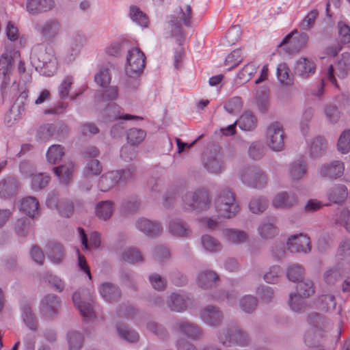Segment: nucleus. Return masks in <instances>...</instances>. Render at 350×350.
Instances as JSON below:
<instances>
[{
  "instance_id": "f257e3e1",
  "label": "nucleus",
  "mask_w": 350,
  "mask_h": 350,
  "mask_svg": "<svg viewBox=\"0 0 350 350\" xmlns=\"http://www.w3.org/2000/svg\"><path fill=\"white\" fill-rule=\"evenodd\" d=\"M193 11L189 4L180 3L174 10V14L167 17V27L176 42L181 45L184 40V31L182 25L191 27L193 23Z\"/></svg>"
},
{
  "instance_id": "f03ea898",
  "label": "nucleus",
  "mask_w": 350,
  "mask_h": 350,
  "mask_svg": "<svg viewBox=\"0 0 350 350\" xmlns=\"http://www.w3.org/2000/svg\"><path fill=\"white\" fill-rule=\"evenodd\" d=\"M31 62L36 70L42 75L53 76L57 70V62L51 47L42 44L35 46L31 53Z\"/></svg>"
},
{
  "instance_id": "7ed1b4c3",
  "label": "nucleus",
  "mask_w": 350,
  "mask_h": 350,
  "mask_svg": "<svg viewBox=\"0 0 350 350\" xmlns=\"http://www.w3.org/2000/svg\"><path fill=\"white\" fill-rule=\"evenodd\" d=\"M146 66V56L142 51L137 47H132L127 49L126 64L125 72L129 79L126 82V85L130 88H137L139 85V77Z\"/></svg>"
},
{
  "instance_id": "20e7f679",
  "label": "nucleus",
  "mask_w": 350,
  "mask_h": 350,
  "mask_svg": "<svg viewBox=\"0 0 350 350\" xmlns=\"http://www.w3.org/2000/svg\"><path fill=\"white\" fill-rule=\"evenodd\" d=\"M217 336L219 342L226 347H246L251 343V338L248 333L236 325H230L219 330Z\"/></svg>"
},
{
  "instance_id": "39448f33",
  "label": "nucleus",
  "mask_w": 350,
  "mask_h": 350,
  "mask_svg": "<svg viewBox=\"0 0 350 350\" xmlns=\"http://www.w3.org/2000/svg\"><path fill=\"white\" fill-rule=\"evenodd\" d=\"M217 212L223 217H234L240 211L238 202L234 192L229 189H222L215 200Z\"/></svg>"
},
{
  "instance_id": "423d86ee",
  "label": "nucleus",
  "mask_w": 350,
  "mask_h": 350,
  "mask_svg": "<svg viewBox=\"0 0 350 350\" xmlns=\"http://www.w3.org/2000/svg\"><path fill=\"white\" fill-rule=\"evenodd\" d=\"M183 207L189 211H206L211 206L208 192L205 189H196L186 192L182 196Z\"/></svg>"
},
{
  "instance_id": "0eeeda50",
  "label": "nucleus",
  "mask_w": 350,
  "mask_h": 350,
  "mask_svg": "<svg viewBox=\"0 0 350 350\" xmlns=\"http://www.w3.org/2000/svg\"><path fill=\"white\" fill-rule=\"evenodd\" d=\"M36 29L44 41L54 42L60 37L64 27L62 21L54 17L45 20Z\"/></svg>"
},
{
  "instance_id": "6e6552de",
  "label": "nucleus",
  "mask_w": 350,
  "mask_h": 350,
  "mask_svg": "<svg viewBox=\"0 0 350 350\" xmlns=\"http://www.w3.org/2000/svg\"><path fill=\"white\" fill-rule=\"evenodd\" d=\"M286 137L283 126L281 123L274 122L267 129V138L270 148L276 152L284 149V139Z\"/></svg>"
},
{
  "instance_id": "1a4fd4ad",
  "label": "nucleus",
  "mask_w": 350,
  "mask_h": 350,
  "mask_svg": "<svg viewBox=\"0 0 350 350\" xmlns=\"http://www.w3.org/2000/svg\"><path fill=\"white\" fill-rule=\"evenodd\" d=\"M174 332L186 336L193 340H200L204 336L202 329L196 323L187 320H177L172 327Z\"/></svg>"
},
{
  "instance_id": "9d476101",
  "label": "nucleus",
  "mask_w": 350,
  "mask_h": 350,
  "mask_svg": "<svg viewBox=\"0 0 350 350\" xmlns=\"http://www.w3.org/2000/svg\"><path fill=\"white\" fill-rule=\"evenodd\" d=\"M345 169V163L342 161L334 160L320 165L317 173L321 178L332 180L342 177Z\"/></svg>"
},
{
  "instance_id": "9b49d317",
  "label": "nucleus",
  "mask_w": 350,
  "mask_h": 350,
  "mask_svg": "<svg viewBox=\"0 0 350 350\" xmlns=\"http://www.w3.org/2000/svg\"><path fill=\"white\" fill-rule=\"evenodd\" d=\"M286 246L291 253L307 254L311 250L309 237L301 233L291 235L286 241Z\"/></svg>"
},
{
  "instance_id": "f8f14e48",
  "label": "nucleus",
  "mask_w": 350,
  "mask_h": 350,
  "mask_svg": "<svg viewBox=\"0 0 350 350\" xmlns=\"http://www.w3.org/2000/svg\"><path fill=\"white\" fill-rule=\"evenodd\" d=\"M308 40L307 33H299L297 30H294L283 39L280 46L286 45V50L291 53H297L306 45Z\"/></svg>"
},
{
  "instance_id": "ddd939ff",
  "label": "nucleus",
  "mask_w": 350,
  "mask_h": 350,
  "mask_svg": "<svg viewBox=\"0 0 350 350\" xmlns=\"http://www.w3.org/2000/svg\"><path fill=\"white\" fill-rule=\"evenodd\" d=\"M135 227L150 238L158 237L163 233V227L159 222L144 217L139 218L136 221Z\"/></svg>"
},
{
  "instance_id": "4468645a",
  "label": "nucleus",
  "mask_w": 350,
  "mask_h": 350,
  "mask_svg": "<svg viewBox=\"0 0 350 350\" xmlns=\"http://www.w3.org/2000/svg\"><path fill=\"white\" fill-rule=\"evenodd\" d=\"M85 294V291L84 290L81 292H75L72 295V301L83 319L90 320L94 318L95 314L91 303L92 300L90 299L88 301L82 299V296H84Z\"/></svg>"
},
{
  "instance_id": "2eb2a0df",
  "label": "nucleus",
  "mask_w": 350,
  "mask_h": 350,
  "mask_svg": "<svg viewBox=\"0 0 350 350\" xmlns=\"http://www.w3.org/2000/svg\"><path fill=\"white\" fill-rule=\"evenodd\" d=\"M200 317L206 325L217 327L222 322L223 314L217 307L208 306L200 310Z\"/></svg>"
},
{
  "instance_id": "dca6fc26",
  "label": "nucleus",
  "mask_w": 350,
  "mask_h": 350,
  "mask_svg": "<svg viewBox=\"0 0 350 350\" xmlns=\"http://www.w3.org/2000/svg\"><path fill=\"white\" fill-rule=\"evenodd\" d=\"M59 306L60 302L56 295H48L41 301L40 313L46 319H52L58 313Z\"/></svg>"
},
{
  "instance_id": "f3484780",
  "label": "nucleus",
  "mask_w": 350,
  "mask_h": 350,
  "mask_svg": "<svg viewBox=\"0 0 350 350\" xmlns=\"http://www.w3.org/2000/svg\"><path fill=\"white\" fill-rule=\"evenodd\" d=\"M189 300V296L185 293H172L166 299V304L171 311L183 312L187 310Z\"/></svg>"
},
{
  "instance_id": "a211bd4d",
  "label": "nucleus",
  "mask_w": 350,
  "mask_h": 350,
  "mask_svg": "<svg viewBox=\"0 0 350 350\" xmlns=\"http://www.w3.org/2000/svg\"><path fill=\"white\" fill-rule=\"evenodd\" d=\"M55 7L54 0H27L26 3L27 11L33 16L48 12Z\"/></svg>"
},
{
  "instance_id": "6ab92c4d",
  "label": "nucleus",
  "mask_w": 350,
  "mask_h": 350,
  "mask_svg": "<svg viewBox=\"0 0 350 350\" xmlns=\"http://www.w3.org/2000/svg\"><path fill=\"white\" fill-rule=\"evenodd\" d=\"M203 165L210 173L219 174L224 171L225 165L221 154L211 153L204 157Z\"/></svg>"
},
{
  "instance_id": "aec40b11",
  "label": "nucleus",
  "mask_w": 350,
  "mask_h": 350,
  "mask_svg": "<svg viewBox=\"0 0 350 350\" xmlns=\"http://www.w3.org/2000/svg\"><path fill=\"white\" fill-rule=\"evenodd\" d=\"M316 64L314 62L308 57H301L297 60L294 66V72L296 75L307 79L314 74Z\"/></svg>"
},
{
  "instance_id": "412c9836",
  "label": "nucleus",
  "mask_w": 350,
  "mask_h": 350,
  "mask_svg": "<svg viewBox=\"0 0 350 350\" xmlns=\"http://www.w3.org/2000/svg\"><path fill=\"white\" fill-rule=\"evenodd\" d=\"M306 321L314 334L325 331L330 325L329 321L325 316L316 312L308 314Z\"/></svg>"
},
{
  "instance_id": "4be33fe9",
  "label": "nucleus",
  "mask_w": 350,
  "mask_h": 350,
  "mask_svg": "<svg viewBox=\"0 0 350 350\" xmlns=\"http://www.w3.org/2000/svg\"><path fill=\"white\" fill-rule=\"evenodd\" d=\"M348 189L343 184H334L327 192L328 200L333 204L343 205L348 197Z\"/></svg>"
},
{
  "instance_id": "5701e85b",
  "label": "nucleus",
  "mask_w": 350,
  "mask_h": 350,
  "mask_svg": "<svg viewBox=\"0 0 350 350\" xmlns=\"http://www.w3.org/2000/svg\"><path fill=\"white\" fill-rule=\"evenodd\" d=\"M276 219L274 217L263 219L258 228V232L263 239H270L275 237L279 233V228L275 224Z\"/></svg>"
},
{
  "instance_id": "b1692460",
  "label": "nucleus",
  "mask_w": 350,
  "mask_h": 350,
  "mask_svg": "<svg viewBox=\"0 0 350 350\" xmlns=\"http://www.w3.org/2000/svg\"><path fill=\"white\" fill-rule=\"evenodd\" d=\"M12 57L8 53H3L0 57V78L1 89H5L10 83V75L12 69Z\"/></svg>"
},
{
  "instance_id": "393cba45",
  "label": "nucleus",
  "mask_w": 350,
  "mask_h": 350,
  "mask_svg": "<svg viewBox=\"0 0 350 350\" xmlns=\"http://www.w3.org/2000/svg\"><path fill=\"white\" fill-rule=\"evenodd\" d=\"M168 231L170 234L180 238H188L192 234V230L189 225L180 219L170 221Z\"/></svg>"
},
{
  "instance_id": "a878e982",
  "label": "nucleus",
  "mask_w": 350,
  "mask_h": 350,
  "mask_svg": "<svg viewBox=\"0 0 350 350\" xmlns=\"http://www.w3.org/2000/svg\"><path fill=\"white\" fill-rule=\"evenodd\" d=\"M297 203V197L293 192L278 193L272 200V205L277 208H290Z\"/></svg>"
},
{
  "instance_id": "bb28decb",
  "label": "nucleus",
  "mask_w": 350,
  "mask_h": 350,
  "mask_svg": "<svg viewBox=\"0 0 350 350\" xmlns=\"http://www.w3.org/2000/svg\"><path fill=\"white\" fill-rule=\"evenodd\" d=\"M341 267L338 265L336 267L329 269L324 273V280L328 284H334L341 275H348L350 274V263L347 262Z\"/></svg>"
},
{
  "instance_id": "cd10ccee",
  "label": "nucleus",
  "mask_w": 350,
  "mask_h": 350,
  "mask_svg": "<svg viewBox=\"0 0 350 350\" xmlns=\"http://www.w3.org/2000/svg\"><path fill=\"white\" fill-rule=\"evenodd\" d=\"M99 293L102 297L108 302L117 301L121 297L120 288L110 282L102 284L99 288Z\"/></svg>"
},
{
  "instance_id": "c85d7f7f",
  "label": "nucleus",
  "mask_w": 350,
  "mask_h": 350,
  "mask_svg": "<svg viewBox=\"0 0 350 350\" xmlns=\"http://www.w3.org/2000/svg\"><path fill=\"white\" fill-rule=\"evenodd\" d=\"M83 206V202L79 200L72 201L66 198L61 199L57 211L60 215L65 217H70L73 214L75 209L79 210Z\"/></svg>"
},
{
  "instance_id": "c756f323",
  "label": "nucleus",
  "mask_w": 350,
  "mask_h": 350,
  "mask_svg": "<svg viewBox=\"0 0 350 350\" xmlns=\"http://www.w3.org/2000/svg\"><path fill=\"white\" fill-rule=\"evenodd\" d=\"M20 210L29 217L34 218L39 215V202L32 196H28L22 199Z\"/></svg>"
},
{
  "instance_id": "7c9ffc66",
  "label": "nucleus",
  "mask_w": 350,
  "mask_h": 350,
  "mask_svg": "<svg viewBox=\"0 0 350 350\" xmlns=\"http://www.w3.org/2000/svg\"><path fill=\"white\" fill-rule=\"evenodd\" d=\"M120 175L116 171H111L103 174L98 181V187L103 192H106L113 187L120 181Z\"/></svg>"
},
{
  "instance_id": "2f4dec72",
  "label": "nucleus",
  "mask_w": 350,
  "mask_h": 350,
  "mask_svg": "<svg viewBox=\"0 0 350 350\" xmlns=\"http://www.w3.org/2000/svg\"><path fill=\"white\" fill-rule=\"evenodd\" d=\"M219 280V275L215 271H204L198 274L197 283L200 288L207 289L213 287Z\"/></svg>"
},
{
  "instance_id": "473e14b6",
  "label": "nucleus",
  "mask_w": 350,
  "mask_h": 350,
  "mask_svg": "<svg viewBox=\"0 0 350 350\" xmlns=\"http://www.w3.org/2000/svg\"><path fill=\"white\" fill-rule=\"evenodd\" d=\"M46 250V254L52 262L59 264L62 261L65 252L62 244L57 242H51L47 244Z\"/></svg>"
},
{
  "instance_id": "72a5a7b5",
  "label": "nucleus",
  "mask_w": 350,
  "mask_h": 350,
  "mask_svg": "<svg viewBox=\"0 0 350 350\" xmlns=\"http://www.w3.org/2000/svg\"><path fill=\"white\" fill-rule=\"evenodd\" d=\"M74 167V163L70 162L53 168L55 174L59 178L60 183L65 185L69 184L72 178Z\"/></svg>"
},
{
  "instance_id": "f704fd0d",
  "label": "nucleus",
  "mask_w": 350,
  "mask_h": 350,
  "mask_svg": "<svg viewBox=\"0 0 350 350\" xmlns=\"http://www.w3.org/2000/svg\"><path fill=\"white\" fill-rule=\"evenodd\" d=\"M327 146V141L323 137L317 136L313 138L309 146L310 157L312 158L319 157L325 152Z\"/></svg>"
},
{
  "instance_id": "c9c22d12",
  "label": "nucleus",
  "mask_w": 350,
  "mask_h": 350,
  "mask_svg": "<svg viewBox=\"0 0 350 350\" xmlns=\"http://www.w3.org/2000/svg\"><path fill=\"white\" fill-rule=\"evenodd\" d=\"M114 211L113 202L111 200L99 202L95 207L96 215L100 219H109Z\"/></svg>"
},
{
  "instance_id": "e433bc0d",
  "label": "nucleus",
  "mask_w": 350,
  "mask_h": 350,
  "mask_svg": "<svg viewBox=\"0 0 350 350\" xmlns=\"http://www.w3.org/2000/svg\"><path fill=\"white\" fill-rule=\"evenodd\" d=\"M223 233L228 241L237 245L243 243L248 239V235L245 231L235 228L225 229Z\"/></svg>"
},
{
  "instance_id": "4c0bfd02",
  "label": "nucleus",
  "mask_w": 350,
  "mask_h": 350,
  "mask_svg": "<svg viewBox=\"0 0 350 350\" xmlns=\"http://www.w3.org/2000/svg\"><path fill=\"white\" fill-rule=\"evenodd\" d=\"M130 46L128 40L120 39L109 44L105 49V53L111 56H118Z\"/></svg>"
},
{
  "instance_id": "58836bf2",
  "label": "nucleus",
  "mask_w": 350,
  "mask_h": 350,
  "mask_svg": "<svg viewBox=\"0 0 350 350\" xmlns=\"http://www.w3.org/2000/svg\"><path fill=\"white\" fill-rule=\"evenodd\" d=\"M61 129L62 131H67V126L61 124L59 126L53 124H46L40 126L38 131V137L40 140L45 141L55 135L57 129Z\"/></svg>"
},
{
  "instance_id": "ea45409f",
  "label": "nucleus",
  "mask_w": 350,
  "mask_h": 350,
  "mask_svg": "<svg viewBox=\"0 0 350 350\" xmlns=\"http://www.w3.org/2000/svg\"><path fill=\"white\" fill-rule=\"evenodd\" d=\"M77 231L81 240V243L85 250H89L90 247L98 248L100 245V235L98 232H93L90 237V243L85 230L82 228H78Z\"/></svg>"
},
{
  "instance_id": "a19ab883",
  "label": "nucleus",
  "mask_w": 350,
  "mask_h": 350,
  "mask_svg": "<svg viewBox=\"0 0 350 350\" xmlns=\"http://www.w3.org/2000/svg\"><path fill=\"white\" fill-rule=\"evenodd\" d=\"M268 200L262 196H253L250 200L248 207L254 214H261L268 207Z\"/></svg>"
},
{
  "instance_id": "79ce46f5",
  "label": "nucleus",
  "mask_w": 350,
  "mask_h": 350,
  "mask_svg": "<svg viewBox=\"0 0 350 350\" xmlns=\"http://www.w3.org/2000/svg\"><path fill=\"white\" fill-rule=\"evenodd\" d=\"M316 305L322 311L332 312L336 306L335 297L331 294L321 295L319 296Z\"/></svg>"
},
{
  "instance_id": "37998d69",
  "label": "nucleus",
  "mask_w": 350,
  "mask_h": 350,
  "mask_svg": "<svg viewBox=\"0 0 350 350\" xmlns=\"http://www.w3.org/2000/svg\"><path fill=\"white\" fill-rule=\"evenodd\" d=\"M16 188V180L13 177H7L0 181V196L7 198L13 196Z\"/></svg>"
},
{
  "instance_id": "c03bdc74",
  "label": "nucleus",
  "mask_w": 350,
  "mask_h": 350,
  "mask_svg": "<svg viewBox=\"0 0 350 350\" xmlns=\"http://www.w3.org/2000/svg\"><path fill=\"white\" fill-rule=\"evenodd\" d=\"M252 172H253L252 181L246 180L247 186L256 188L261 189L263 188L267 183V176L264 172L256 167Z\"/></svg>"
},
{
  "instance_id": "a18cd8bd",
  "label": "nucleus",
  "mask_w": 350,
  "mask_h": 350,
  "mask_svg": "<svg viewBox=\"0 0 350 350\" xmlns=\"http://www.w3.org/2000/svg\"><path fill=\"white\" fill-rule=\"evenodd\" d=\"M336 74L340 78H345L350 72V53H343L336 63Z\"/></svg>"
},
{
  "instance_id": "49530a36",
  "label": "nucleus",
  "mask_w": 350,
  "mask_h": 350,
  "mask_svg": "<svg viewBox=\"0 0 350 350\" xmlns=\"http://www.w3.org/2000/svg\"><path fill=\"white\" fill-rule=\"evenodd\" d=\"M131 19L141 27H146L148 25V18L137 6L131 5L129 8Z\"/></svg>"
},
{
  "instance_id": "de8ad7c7",
  "label": "nucleus",
  "mask_w": 350,
  "mask_h": 350,
  "mask_svg": "<svg viewBox=\"0 0 350 350\" xmlns=\"http://www.w3.org/2000/svg\"><path fill=\"white\" fill-rule=\"evenodd\" d=\"M256 117L250 111H245L237 122L241 130L252 131L256 127Z\"/></svg>"
},
{
  "instance_id": "09e8293b",
  "label": "nucleus",
  "mask_w": 350,
  "mask_h": 350,
  "mask_svg": "<svg viewBox=\"0 0 350 350\" xmlns=\"http://www.w3.org/2000/svg\"><path fill=\"white\" fill-rule=\"evenodd\" d=\"M307 164L304 161L294 162L290 165L289 175L293 180H299L306 174Z\"/></svg>"
},
{
  "instance_id": "8fccbe9b",
  "label": "nucleus",
  "mask_w": 350,
  "mask_h": 350,
  "mask_svg": "<svg viewBox=\"0 0 350 350\" xmlns=\"http://www.w3.org/2000/svg\"><path fill=\"white\" fill-rule=\"evenodd\" d=\"M22 318L25 324L31 330L37 329L38 322L29 304L22 306Z\"/></svg>"
},
{
  "instance_id": "3c124183",
  "label": "nucleus",
  "mask_w": 350,
  "mask_h": 350,
  "mask_svg": "<svg viewBox=\"0 0 350 350\" xmlns=\"http://www.w3.org/2000/svg\"><path fill=\"white\" fill-rule=\"evenodd\" d=\"M305 297L295 293L289 295L288 304L291 309L295 312H303L306 307Z\"/></svg>"
},
{
  "instance_id": "603ef678",
  "label": "nucleus",
  "mask_w": 350,
  "mask_h": 350,
  "mask_svg": "<svg viewBox=\"0 0 350 350\" xmlns=\"http://www.w3.org/2000/svg\"><path fill=\"white\" fill-rule=\"evenodd\" d=\"M50 176L46 174L38 173L31 175V187L33 191H39L49 184Z\"/></svg>"
},
{
  "instance_id": "864d4df0",
  "label": "nucleus",
  "mask_w": 350,
  "mask_h": 350,
  "mask_svg": "<svg viewBox=\"0 0 350 350\" xmlns=\"http://www.w3.org/2000/svg\"><path fill=\"white\" fill-rule=\"evenodd\" d=\"M276 75L279 81L286 85H291L293 83V78L290 75V69L287 64L281 63L278 64Z\"/></svg>"
},
{
  "instance_id": "5fc2aeb1",
  "label": "nucleus",
  "mask_w": 350,
  "mask_h": 350,
  "mask_svg": "<svg viewBox=\"0 0 350 350\" xmlns=\"http://www.w3.org/2000/svg\"><path fill=\"white\" fill-rule=\"evenodd\" d=\"M83 335L77 331H70L67 334L69 350H80L83 343Z\"/></svg>"
},
{
  "instance_id": "6e6d98bb",
  "label": "nucleus",
  "mask_w": 350,
  "mask_h": 350,
  "mask_svg": "<svg viewBox=\"0 0 350 350\" xmlns=\"http://www.w3.org/2000/svg\"><path fill=\"white\" fill-rule=\"evenodd\" d=\"M122 258L123 260L131 264L142 262L144 261V257L141 252L136 247H130L125 250L122 254Z\"/></svg>"
},
{
  "instance_id": "4d7b16f0",
  "label": "nucleus",
  "mask_w": 350,
  "mask_h": 350,
  "mask_svg": "<svg viewBox=\"0 0 350 350\" xmlns=\"http://www.w3.org/2000/svg\"><path fill=\"white\" fill-rule=\"evenodd\" d=\"M201 243L203 248L210 252H218L222 248L219 241L208 234L203 235L201 237Z\"/></svg>"
},
{
  "instance_id": "13d9d810",
  "label": "nucleus",
  "mask_w": 350,
  "mask_h": 350,
  "mask_svg": "<svg viewBox=\"0 0 350 350\" xmlns=\"http://www.w3.org/2000/svg\"><path fill=\"white\" fill-rule=\"evenodd\" d=\"M85 41V36L79 33H76L70 38L69 41V48L71 51L70 55L73 58L79 53Z\"/></svg>"
},
{
  "instance_id": "bf43d9fd",
  "label": "nucleus",
  "mask_w": 350,
  "mask_h": 350,
  "mask_svg": "<svg viewBox=\"0 0 350 350\" xmlns=\"http://www.w3.org/2000/svg\"><path fill=\"white\" fill-rule=\"evenodd\" d=\"M64 155V149L61 145H52L46 152V158L49 163L55 164L61 161Z\"/></svg>"
},
{
  "instance_id": "052dcab7",
  "label": "nucleus",
  "mask_w": 350,
  "mask_h": 350,
  "mask_svg": "<svg viewBox=\"0 0 350 350\" xmlns=\"http://www.w3.org/2000/svg\"><path fill=\"white\" fill-rule=\"evenodd\" d=\"M305 271L299 264H293L287 268L286 275L289 280L299 282L304 278Z\"/></svg>"
},
{
  "instance_id": "680f3d73",
  "label": "nucleus",
  "mask_w": 350,
  "mask_h": 350,
  "mask_svg": "<svg viewBox=\"0 0 350 350\" xmlns=\"http://www.w3.org/2000/svg\"><path fill=\"white\" fill-rule=\"evenodd\" d=\"M117 332L122 338L129 342H137L139 338L137 332L126 325H119L117 327Z\"/></svg>"
},
{
  "instance_id": "e2e57ef3",
  "label": "nucleus",
  "mask_w": 350,
  "mask_h": 350,
  "mask_svg": "<svg viewBox=\"0 0 350 350\" xmlns=\"http://www.w3.org/2000/svg\"><path fill=\"white\" fill-rule=\"evenodd\" d=\"M257 306V299L250 295L243 296L239 301V306L245 313H252L256 310Z\"/></svg>"
},
{
  "instance_id": "0e129e2a",
  "label": "nucleus",
  "mask_w": 350,
  "mask_h": 350,
  "mask_svg": "<svg viewBox=\"0 0 350 350\" xmlns=\"http://www.w3.org/2000/svg\"><path fill=\"white\" fill-rule=\"evenodd\" d=\"M146 133L141 129H130L127 132L128 143L137 146L146 137Z\"/></svg>"
},
{
  "instance_id": "69168bd1",
  "label": "nucleus",
  "mask_w": 350,
  "mask_h": 350,
  "mask_svg": "<svg viewBox=\"0 0 350 350\" xmlns=\"http://www.w3.org/2000/svg\"><path fill=\"white\" fill-rule=\"evenodd\" d=\"M103 170L100 162L96 159H90L87 161L84 174L86 176H98Z\"/></svg>"
},
{
  "instance_id": "338daca9",
  "label": "nucleus",
  "mask_w": 350,
  "mask_h": 350,
  "mask_svg": "<svg viewBox=\"0 0 350 350\" xmlns=\"http://www.w3.org/2000/svg\"><path fill=\"white\" fill-rule=\"evenodd\" d=\"M297 293L305 298L310 297L315 292L312 281L308 279L304 281L300 280L297 286Z\"/></svg>"
},
{
  "instance_id": "774afa93",
  "label": "nucleus",
  "mask_w": 350,
  "mask_h": 350,
  "mask_svg": "<svg viewBox=\"0 0 350 350\" xmlns=\"http://www.w3.org/2000/svg\"><path fill=\"white\" fill-rule=\"evenodd\" d=\"M337 149L342 154H347L350 151V129L345 130L340 135Z\"/></svg>"
}]
</instances>
